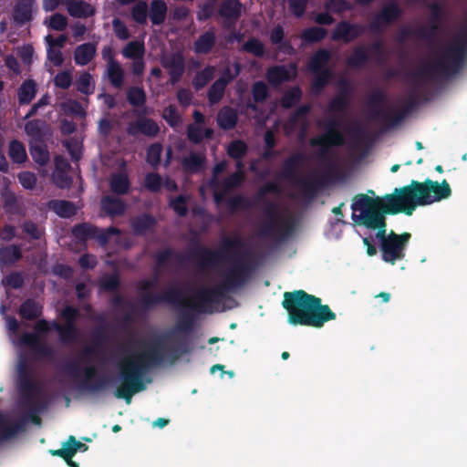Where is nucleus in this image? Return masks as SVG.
Returning a JSON list of instances; mask_svg holds the SVG:
<instances>
[{
  "mask_svg": "<svg viewBox=\"0 0 467 467\" xmlns=\"http://www.w3.org/2000/svg\"><path fill=\"white\" fill-rule=\"evenodd\" d=\"M451 190L446 180L440 184L427 179L424 182L412 180L409 185L395 188L390 194L372 198L367 194H358L351 208L358 214L353 213V220L368 229L375 230L383 224L386 214L405 213L412 215L418 206L430 205L434 202L447 199Z\"/></svg>",
  "mask_w": 467,
  "mask_h": 467,
  "instance_id": "nucleus-1",
  "label": "nucleus"
},
{
  "mask_svg": "<svg viewBox=\"0 0 467 467\" xmlns=\"http://www.w3.org/2000/svg\"><path fill=\"white\" fill-rule=\"evenodd\" d=\"M191 334L184 336L183 333L175 331V327L168 332L166 337L176 341V344L169 348L168 354L163 351L161 339L138 341V344L143 347V350L131 352L118 363L120 384L115 390V397L130 404L134 394L145 389L143 378L150 368L161 365L166 358L174 362L192 350Z\"/></svg>",
  "mask_w": 467,
  "mask_h": 467,
  "instance_id": "nucleus-2",
  "label": "nucleus"
},
{
  "mask_svg": "<svg viewBox=\"0 0 467 467\" xmlns=\"http://www.w3.org/2000/svg\"><path fill=\"white\" fill-rule=\"evenodd\" d=\"M254 267L247 257L235 260L223 274L219 285L214 287H203L194 293L192 304H188L178 322L175 331L184 334L193 333L197 314L208 312L213 304L219 303L230 292L243 287L251 278Z\"/></svg>",
  "mask_w": 467,
  "mask_h": 467,
  "instance_id": "nucleus-3",
  "label": "nucleus"
},
{
  "mask_svg": "<svg viewBox=\"0 0 467 467\" xmlns=\"http://www.w3.org/2000/svg\"><path fill=\"white\" fill-rule=\"evenodd\" d=\"M283 307L287 311L288 322L294 326L320 328L326 322L334 320L336 314L321 298L299 289L285 292Z\"/></svg>",
  "mask_w": 467,
  "mask_h": 467,
  "instance_id": "nucleus-4",
  "label": "nucleus"
},
{
  "mask_svg": "<svg viewBox=\"0 0 467 467\" xmlns=\"http://www.w3.org/2000/svg\"><path fill=\"white\" fill-rule=\"evenodd\" d=\"M60 317L64 320V324L57 321L49 322L47 319L38 320L34 327L35 332L23 335L21 338L22 343L33 349L41 341L40 336L47 334L52 330L57 332L59 340L64 344H71L77 341L79 331L76 321L79 317V310L73 306L67 305L62 308Z\"/></svg>",
  "mask_w": 467,
  "mask_h": 467,
  "instance_id": "nucleus-5",
  "label": "nucleus"
},
{
  "mask_svg": "<svg viewBox=\"0 0 467 467\" xmlns=\"http://www.w3.org/2000/svg\"><path fill=\"white\" fill-rule=\"evenodd\" d=\"M306 155L302 152H295L287 157L283 163L281 176L284 179L296 182L301 193L308 198H314L319 190L332 182L336 173V167L329 164L326 172L315 175L309 179L298 177V171L306 162Z\"/></svg>",
  "mask_w": 467,
  "mask_h": 467,
  "instance_id": "nucleus-6",
  "label": "nucleus"
},
{
  "mask_svg": "<svg viewBox=\"0 0 467 467\" xmlns=\"http://www.w3.org/2000/svg\"><path fill=\"white\" fill-rule=\"evenodd\" d=\"M155 285L156 280L153 279H142L139 282L138 288L140 292L139 305L141 309L148 311L162 303H166L179 308L181 317L182 312L187 309L188 304H192V300L183 298V292L178 287H170L161 294L149 292Z\"/></svg>",
  "mask_w": 467,
  "mask_h": 467,
  "instance_id": "nucleus-7",
  "label": "nucleus"
},
{
  "mask_svg": "<svg viewBox=\"0 0 467 467\" xmlns=\"http://www.w3.org/2000/svg\"><path fill=\"white\" fill-rule=\"evenodd\" d=\"M244 246V244L240 237H224L219 250L198 245L191 254L201 268L213 267L232 254H236Z\"/></svg>",
  "mask_w": 467,
  "mask_h": 467,
  "instance_id": "nucleus-8",
  "label": "nucleus"
},
{
  "mask_svg": "<svg viewBox=\"0 0 467 467\" xmlns=\"http://www.w3.org/2000/svg\"><path fill=\"white\" fill-rule=\"evenodd\" d=\"M264 213L267 221L260 230V234L265 237L275 238L283 242L286 240L295 231V222L289 217L280 223L278 221V210L275 202H267L264 208Z\"/></svg>",
  "mask_w": 467,
  "mask_h": 467,
  "instance_id": "nucleus-9",
  "label": "nucleus"
},
{
  "mask_svg": "<svg viewBox=\"0 0 467 467\" xmlns=\"http://www.w3.org/2000/svg\"><path fill=\"white\" fill-rule=\"evenodd\" d=\"M341 122L337 119H331L325 124V133L310 139L309 143L312 147H319L318 156L322 160H327L330 147L341 146L345 142V138L340 130Z\"/></svg>",
  "mask_w": 467,
  "mask_h": 467,
  "instance_id": "nucleus-10",
  "label": "nucleus"
},
{
  "mask_svg": "<svg viewBox=\"0 0 467 467\" xmlns=\"http://www.w3.org/2000/svg\"><path fill=\"white\" fill-rule=\"evenodd\" d=\"M411 238V234L404 232L401 234H396L391 230L389 234V240L382 244L379 248L382 260L386 263L394 265L405 257V252L408 244Z\"/></svg>",
  "mask_w": 467,
  "mask_h": 467,
  "instance_id": "nucleus-11",
  "label": "nucleus"
},
{
  "mask_svg": "<svg viewBox=\"0 0 467 467\" xmlns=\"http://www.w3.org/2000/svg\"><path fill=\"white\" fill-rule=\"evenodd\" d=\"M386 95L383 91L378 89L373 91L368 97V107L373 110L375 118L381 120L388 128H392L400 124L405 118L406 111L393 109H380L385 103Z\"/></svg>",
  "mask_w": 467,
  "mask_h": 467,
  "instance_id": "nucleus-12",
  "label": "nucleus"
},
{
  "mask_svg": "<svg viewBox=\"0 0 467 467\" xmlns=\"http://www.w3.org/2000/svg\"><path fill=\"white\" fill-rule=\"evenodd\" d=\"M401 15L402 10L400 5L396 2H390L374 15L368 28L373 34L380 35L388 26L396 22Z\"/></svg>",
  "mask_w": 467,
  "mask_h": 467,
  "instance_id": "nucleus-13",
  "label": "nucleus"
},
{
  "mask_svg": "<svg viewBox=\"0 0 467 467\" xmlns=\"http://www.w3.org/2000/svg\"><path fill=\"white\" fill-rule=\"evenodd\" d=\"M126 132L131 137L143 135L148 138H155L160 132V127L153 119L138 116L135 120L128 124Z\"/></svg>",
  "mask_w": 467,
  "mask_h": 467,
  "instance_id": "nucleus-14",
  "label": "nucleus"
},
{
  "mask_svg": "<svg viewBox=\"0 0 467 467\" xmlns=\"http://www.w3.org/2000/svg\"><path fill=\"white\" fill-rule=\"evenodd\" d=\"M338 92L330 99L327 110L331 114L345 113L350 105L352 89L348 80L339 82Z\"/></svg>",
  "mask_w": 467,
  "mask_h": 467,
  "instance_id": "nucleus-15",
  "label": "nucleus"
},
{
  "mask_svg": "<svg viewBox=\"0 0 467 467\" xmlns=\"http://www.w3.org/2000/svg\"><path fill=\"white\" fill-rule=\"evenodd\" d=\"M161 65L167 69L172 85L181 80L185 71V59L182 53L175 52L162 57Z\"/></svg>",
  "mask_w": 467,
  "mask_h": 467,
  "instance_id": "nucleus-16",
  "label": "nucleus"
},
{
  "mask_svg": "<svg viewBox=\"0 0 467 467\" xmlns=\"http://www.w3.org/2000/svg\"><path fill=\"white\" fill-rule=\"evenodd\" d=\"M243 4L240 0H223L218 14L223 18L227 27L234 26L242 16Z\"/></svg>",
  "mask_w": 467,
  "mask_h": 467,
  "instance_id": "nucleus-17",
  "label": "nucleus"
},
{
  "mask_svg": "<svg viewBox=\"0 0 467 467\" xmlns=\"http://www.w3.org/2000/svg\"><path fill=\"white\" fill-rule=\"evenodd\" d=\"M26 419L21 418L16 420H9L0 412V439L9 440L25 430Z\"/></svg>",
  "mask_w": 467,
  "mask_h": 467,
  "instance_id": "nucleus-18",
  "label": "nucleus"
},
{
  "mask_svg": "<svg viewBox=\"0 0 467 467\" xmlns=\"http://www.w3.org/2000/svg\"><path fill=\"white\" fill-rule=\"evenodd\" d=\"M291 67L294 70L293 75L284 65L270 67L266 71L268 82L273 86H278L283 82L291 80L296 74V66L293 64Z\"/></svg>",
  "mask_w": 467,
  "mask_h": 467,
  "instance_id": "nucleus-19",
  "label": "nucleus"
},
{
  "mask_svg": "<svg viewBox=\"0 0 467 467\" xmlns=\"http://www.w3.org/2000/svg\"><path fill=\"white\" fill-rule=\"evenodd\" d=\"M331 52L326 48L317 49L309 58L307 67L309 72H318L322 70H332L327 67L331 60Z\"/></svg>",
  "mask_w": 467,
  "mask_h": 467,
  "instance_id": "nucleus-20",
  "label": "nucleus"
},
{
  "mask_svg": "<svg viewBox=\"0 0 467 467\" xmlns=\"http://www.w3.org/2000/svg\"><path fill=\"white\" fill-rule=\"evenodd\" d=\"M33 0H18L13 10L14 21L18 25H25L32 20Z\"/></svg>",
  "mask_w": 467,
  "mask_h": 467,
  "instance_id": "nucleus-21",
  "label": "nucleus"
},
{
  "mask_svg": "<svg viewBox=\"0 0 467 467\" xmlns=\"http://www.w3.org/2000/svg\"><path fill=\"white\" fill-rule=\"evenodd\" d=\"M206 157L203 153L190 152L182 160V168L185 172L198 173L204 169Z\"/></svg>",
  "mask_w": 467,
  "mask_h": 467,
  "instance_id": "nucleus-22",
  "label": "nucleus"
},
{
  "mask_svg": "<svg viewBox=\"0 0 467 467\" xmlns=\"http://www.w3.org/2000/svg\"><path fill=\"white\" fill-rule=\"evenodd\" d=\"M68 14L77 18H87L94 15L92 5L83 0H67Z\"/></svg>",
  "mask_w": 467,
  "mask_h": 467,
  "instance_id": "nucleus-23",
  "label": "nucleus"
},
{
  "mask_svg": "<svg viewBox=\"0 0 467 467\" xmlns=\"http://www.w3.org/2000/svg\"><path fill=\"white\" fill-rule=\"evenodd\" d=\"M216 36L213 29L205 31L194 41L193 49L196 54H209L215 46Z\"/></svg>",
  "mask_w": 467,
  "mask_h": 467,
  "instance_id": "nucleus-24",
  "label": "nucleus"
},
{
  "mask_svg": "<svg viewBox=\"0 0 467 467\" xmlns=\"http://www.w3.org/2000/svg\"><path fill=\"white\" fill-rule=\"evenodd\" d=\"M96 234L98 227L86 222L77 223L71 228V234L78 243L95 240Z\"/></svg>",
  "mask_w": 467,
  "mask_h": 467,
  "instance_id": "nucleus-25",
  "label": "nucleus"
},
{
  "mask_svg": "<svg viewBox=\"0 0 467 467\" xmlns=\"http://www.w3.org/2000/svg\"><path fill=\"white\" fill-rule=\"evenodd\" d=\"M97 46L94 43H84L78 46L74 51V60L78 66L88 65L96 55Z\"/></svg>",
  "mask_w": 467,
  "mask_h": 467,
  "instance_id": "nucleus-26",
  "label": "nucleus"
},
{
  "mask_svg": "<svg viewBox=\"0 0 467 467\" xmlns=\"http://www.w3.org/2000/svg\"><path fill=\"white\" fill-rule=\"evenodd\" d=\"M168 6L164 0H152L149 7V17L153 26L162 25L167 18Z\"/></svg>",
  "mask_w": 467,
  "mask_h": 467,
  "instance_id": "nucleus-27",
  "label": "nucleus"
},
{
  "mask_svg": "<svg viewBox=\"0 0 467 467\" xmlns=\"http://www.w3.org/2000/svg\"><path fill=\"white\" fill-rule=\"evenodd\" d=\"M251 92L254 102H247L246 107L252 111H257L258 108L256 104L264 103L268 99L269 89L264 81L259 80L253 84Z\"/></svg>",
  "mask_w": 467,
  "mask_h": 467,
  "instance_id": "nucleus-28",
  "label": "nucleus"
},
{
  "mask_svg": "<svg viewBox=\"0 0 467 467\" xmlns=\"http://www.w3.org/2000/svg\"><path fill=\"white\" fill-rule=\"evenodd\" d=\"M157 222L150 213H143L131 219L130 225L136 235H144L154 228Z\"/></svg>",
  "mask_w": 467,
  "mask_h": 467,
  "instance_id": "nucleus-29",
  "label": "nucleus"
},
{
  "mask_svg": "<svg viewBox=\"0 0 467 467\" xmlns=\"http://www.w3.org/2000/svg\"><path fill=\"white\" fill-rule=\"evenodd\" d=\"M20 317L26 320H36L43 314V306L33 298L26 299L19 307Z\"/></svg>",
  "mask_w": 467,
  "mask_h": 467,
  "instance_id": "nucleus-30",
  "label": "nucleus"
},
{
  "mask_svg": "<svg viewBox=\"0 0 467 467\" xmlns=\"http://www.w3.org/2000/svg\"><path fill=\"white\" fill-rule=\"evenodd\" d=\"M101 208L110 217L120 216L126 211L125 202L113 196H104L101 199Z\"/></svg>",
  "mask_w": 467,
  "mask_h": 467,
  "instance_id": "nucleus-31",
  "label": "nucleus"
},
{
  "mask_svg": "<svg viewBox=\"0 0 467 467\" xmlns=\"http://www.w3.org/2000/svg\"><path fill=\"white\" fill-rule=\"evenodd\" d=\"M436 33L437 26L435 25L429 27H420L415 30L402 29L398 34V41L404 42L411 36L424 40H431L435 36Z\"/></svg>",
  "mask_w": 467,
  "mask_h": 467,
  "instance_id": "nucleus-32",
  "label": "nucleus"
},
{
  "mask_svg": "<svg viewBox=\"0 0 467 467\" xmlns=\"http://www.w3.org/2000/svg\"><path fill=\"white\" fill-rule=\"evenodd\" d=\"M238 121V115L234 109L231 107L222 108L217 115L218 126L224 130H229L234 129Z\"/></svg>",
  "mask_w": 467,
  "mask_h": 467,
  "instance_id": "nucleus-33",
  "label": "nucleus"
},
{
  "mask_svg": "<svg viewBox=\"0 0 467 467\" xmlns=\"http://www.w3.org/2000/svg\"><path fill=\"white\" fill-rule=\"evenodd\" d=\"M110 192L117 195H125L130 192V181L126 173L117 172L109 179Z\"/></svg>",
  "mask_w": 467,
  "mask_h": 467,
  "instance_id": "nucleus-34",
  "label": "nucleus"
},
{
  "mask_svg": "<svg viewBox=\"0 0 467 467\" xmlns=\"http://www.w3.org/2000/svg\"><path fill=\"white\" fill-rule=\"evenodd\" d=\"M48 207L61 218H70L77 213L74 202L66 200H51Z\"/></svg>",
  "mask_w": 467,
  "mask_h": 467,
  "instance_id": "nucleus-35",
  "label": "nucleus"
},
{
  "mask_svg": "<svg viewBox=\"0 0 467 467\" xmlns=\"http://www.w3.org/2000/svg\"><path fill=\"white\" fill-rule=\"evenodd\" d=\"M313 75L310 88L313 94L318 95L329 84L333 78L332 70H322L318 72H310Z\"/></svg>",
  "mask_w": 467,
  "mask_h": 467,
  "instance_id": "nucleus-36",
  "label": "nucleus"
},
{
  "mask_svg": "<svg viewBox=\"0 0 467 467\" xmlns=\"http://www.w3.org/2000/svg\"><path fill=\"white\" fill-rule=\"evenodd\" d=\"M36 83L33 79L25 80L17 89L19 105H28L35 99L36 94Z\"/></svg>",
  "mask_w": 467,
  "mask_h": 467,
  "instance_id": "nucleus-37",
  "label": "nucleus"
},
{
  "mask_svg": "<svg viewBox=\"0 0 467 467\" xmlns=\"http://www.w3.org/2000/svg\"><path fill=\"white\" fill-rule=\"evenodd\" d=\"M351 33L350 22L348 20H341L336 25L335 28L331 32L330 37L333 41H341L348 44L353 41Z\"/></svg>",
  "mask_w": 467,
  "mask_h": 467,
  "instance_id": "nucleus-38",
  "label": "nucleus"
},
{
  "mask_svg": "<svg viewBox=\"0 0 467 467\" xmlns=\"http://www.w3.org/2000/svg\"><path fill=\"white\" fill-rule=\"evenodd\" d=\"M369 60L368 53L365 47L358 46L352 50L351 55L347 58V65L350 68H360Z\"/></svg>",
  "mask_w": 467,
  "mask_h": 467,
  "instance_id": "nucleus-39",
  "label": "nucleus"
},
{
  "mask_svg": "<svg viewBox=\"0 0 467 467\" xmlns=\"http://www.w3.org/2000/svg\"><path fill=\"white\" fill-rule=\"evenodd\" d=\"M327 35V30L321 26H311L302 31L301 40L305 44H315L321 42Z\"/></svg>",
  "mask_w": 467,
  "mask_h": 467,
  "instance_id": "nucleus-40",
  "label": "nucleus"
},
{
  "mask_svg": "<svg viewBox=\"0 0 467 467\" xmlns=\"http://www.w3.org/2000/svg\"><path fill=\"white\" fill-rule=\"evenodd\" d=\"M21 248L16 244H10L0 248V263L13 265L22 258Z\"/></svg>",
  "mask_w": 467,
  "mask_h": 467,
  "instance_id": "nucleus-41",
  "label": "nucleus"
},
{
  "mask_svg": "<svg viewBox=\"0 0 467 467\" xmlns=\"http://www.w3.org/2000/svg\"><path fill=\"white\" fill-rule=\"evenodd\" d=\"M303 93L300 87H292L281 97L280 104L284 109H292L300 102Z\"/></svg>",
  "mask_w": 467,
  "mask_h": 467,
  "instance_id": "nucleus-42",
  "label": "nucleus"
},
{
  "mask_svg": "<svg viewBox=\"0 0 467 467\" xmlns=\"http://www.w3.org/2000/svg\"><path fill=\"white\" fill-rule=\"evenodd\" d=\"M156 265L159 268H164L169 261H181L182 256L172 248H164L153 254Z\"/></svg>",
  "mask_w": 467,
  "mask_h": 467,
  "instance_id": "nucleus-43",
  "label": "nucleus"
},
{
  "mask_svg": "<svg viewBox=\"0 0 467 467\" xmlns=\"http://www.w3.org/2000/svg\"><path fill=\"white\" fill-rule=\"evenodd\" d=\"M8 155L15 163H24L27 160V154L25 145L17 140H13L9 143Z\"/></svg>",
  "mask_w": 467,
  "mask_h": 467,
  "instance_id": "nucleus-44",
  "label": "nucleus"
},
{
  "mask_svg": "<svg viewBox=\"0 0 467 467\" xmlns=\"http://www.w3.org/2000/svg\"><path fill=\"white\" fill-rule=\"evenodd\" d=\"M215 68L213 66H207L197 72L192 79V86L196 91L203 88L214 77Z\"/></svg>",
  "mask_w": 467,
  "mask_h": 467,
  "instance_id": "nucleus-45",
  "label": "nucleus"
},
{
  "mask_svg": "<svg viewBox=\"0 0 467 467\" xmlns=\"http://www.w3.org/2000/svg\"><path fill=\"white\" fill-rule=\"evenodd\" d=\"M108 78L110 84L116 88H120L124 83V71L119 62H111L108 65Z\"/></svg>",
  "mask_w": 467,
  "mask_h": 467,
  "instance_id": "nucleus-46",
  "label": "nucleus"
},
{
  "mask_svg": "<svg viewBox=\"0 0 467 467\" xmlns=\"http://www.w3.org/2000/svg\"><path fill=\"white\" fill-rule=\"evenodd\" d=\"M130 16L134 22L138 25L144 26L147 24V18L149 16V6L147 2L139 1L137 2L130 10Z\"/></svg>",
  "mask_w": 467,
  "mask_h": 467,
  "instance_id": "nucleus-47",
  "label": "nucleus"
},
{
  "mask_svg": "<svg viewBox=\"0 0 467 467\" xmlns=\"http://www.w3.org/2000/svg\"><path fill=\"white\" fill-rule=\"evenodd\" d=\"M127 100L135 108L143 107L147 101V96L142 88L130 87L127 90Z\"/></svg>",
  "mask_w": 467,
  "mask_h": 467,
  "instance_id": "nucleus-48",
  "label": "nucleus"
},
{
  "mask_svg": "<svg viewBox=\"0 0 467 467\" xmlns=\"http://www.w3.org/2000/svg\"><path fill=\"white\" fill-rule=\"evenodd\" d=\"M226 152L234 160L243 159L248 152V146L242 140H234L228 144Z\"/></svg>",
  "mask_w": 467,
  "mask_h": 467,
  "instance_id": "nucleus-49",
  "label": "nucleus"
},
{
  "mask_svg": "<svg viewBox=\"0 0 467 467\" xmlns=\"http://www.w3.org/2000/svg\"><path fill=\"white\" fill-rule=\"evenodd\" d=\"M109 385V380L104 377H99L96 381L82 380L78 385V389L88 393H99L104 390Z\"/></svg>",
  "mask_w": 467,
  "mask_h": 467,
  "instance_id": "nucleus-50",
  "label": "nucleus"
},
{
  "mask_svg": "<svg viewBox=\"0 0 467 467\" xmlns=\"http://www.w3.org/2000/svg\"><path fill=\"white\" fill-rule=\"evenodd\" d=\"M225 82L222 79H216L209 88L207 98L212 105L219 103L224 96Z\"/></svg>",
  "mask_w": 467,
  "mask_h": 467,
  "instance_id": "nucleus-51",
  "label": "nucleus"
},
{
  "mask_svg": "<svg viewBox=\"0 0 467 467\" xmlns=\"http://www.w3.org/2000/svg\"><path fill=\"white\" fill-rule=\"evenodd\" d=\"M30 154L34 161L41 166L49 161V152L45 144L35 143L30 146Z\"/></svg>",
  "mask_w": 467,
  "mask_h": 467,
  "instance_id": "nucleus-52",
  "label": "nucleus"
},
{
  "mask_svg": "<svg viewBox=\"0 0 467 467\" xmlns=\"http://www.w3.org/2000/svg\"><path fill=\"white\" fill-rule=\"evenodd\" d=\"M245 179L244 171H234L230 174L228 177L224 178L220 185L222 189L225 192H229L230 191L238 188L244 182Z\"/></svg>",
  "mask_w": 467,
  "mask_h": 467,
  "instance_id": "nucleus-53",
  "label": "nucleus"
},
{
  "mask_svg": "<svg viewBox=\"0 0 467 467\" xmlns=\"http://www.w3.org/2000/svg\"><path fill=\"white\" fill-rule=\"evenodd\" d=\"M353 5L347 0H325L324 10L331 14L341 15L352 10Z\"/></svg>",
  "mask_w": 467,
  "mask_h": 467,
  "instance_id": "nucleus-54",
  "label": "nucleus"
},
{
  "mask_svg": "<svg viewBox=\"0 0 467 467\" xmlns=\"http://www.w3.org/2000/svg\"><path fill=\"white\" fill-rule=\"evenodd\" d=\"M106 335L103 329L96 331V342L93 345L88 346L83 348L81 352V358L85 361H90L97 354L99 342L105 340Z\"/></svg>",
  "mask_w": 467,
  "mask_h": 467,
  "instance_id": "nucleus-55",
  "label": "nucleus"
},
{
  "mask_svg": "<svg viewBox=\"0 0 467 467\" xmlns=\"http://www.w3.org/2000/svg\"><path fill=\"white\" fill-rule=\"evenodd\" d=\"M77 90L84 95L94 93L95 85L92 81V76L88 72H83L76 81Z\"/></svg>",
  "mask_w": 467,
  "mask_h": 467,
  "instance_id": "nucleus-56",
  "label": "nucleus"
},
{
  "mask_svg": "<svg viewBox=\"0 0 467 467\" xmlns=\"http://www.w3.org/2000/svg\"><path fill=\"white\" fill-rule=\"evenodd\" d=\"M144 45L139 41H130L122 50V54L125 57L136 60L137 58L143 57L144 55Z\"/></svg>",
  "mask_w": 467,
  "mask_h": 467,
  "instance_id": "nucleus-57",
  "label": "nucleus"
},
{
  "mask_svg": "<svg viewBox=\"0 0 467 467\" xmlns=\"http://www.w3.org/2000/svg\"><path fill=\"white\" fill-rule=\"evenodd\" d=\"M242 50L257 57H263L265 53L264 44L255 37H250L242 47Z\"/></svg>",
  "mask_w": 467,
  "mask_h": 467,
  "instance_id": "nucleus-58",
  "label": "nucleus"
},
{
  "mask_svg": "<svg viewBox=\"0 0 467 467\" xmlns=\"http://www.w3.org/2000/svg\"><path fill=\"white\" fill-rule=\"evenodd\" d=\"M44 121L37 119L28 120L25 125V131L32 139L40 140L44 136Z\"/></svg>",
  "mask_w": 467,
  "mask_h": 467,
  "instance_id": "nucleus-59",
  "label": "nucleus"
},
{
  "mask_svg": "<svg viewBox=\"0 0 467 467\" xmlns=\"http://www.w3.org/2000/svg\"><path fill=\"white\" fill-rule=\"evenodd\" d=\"M162 152V145L159 142L152 143L149 146L146 152V161L153 168H157L161 163V156Z\"/></svg>",
  "mask_w": 467,
  "mask_h": 467,
  "instance_id": "nucleus-60",
  "label": "nucleus"
},
{
  "mask_svg": "<svg viewBox=\"0 0 467 467\" xmlns=\"http://www.w3.org/2000/svg\"><path fill=\"white\" fill-rule=\"evenodd\" d=\"M226 203L229 210L233 213H235L239 210L246 211L252 208L251 202L241 194H237L232 198H229L226 201Z\"/></svg>",
  "mask_w": 467,
  "mask_h": 467,
  "instance_id": "nucleus-61",
  "label": "nucleus"
},
{
  "mask_svg": "<svg viewBox=\"0 0 467 467\" xmlns=\"http://www.w3.org/2000/svg\"><path fill=\"white\" fill-rule=\"evenodd\" d=\"M188 197L182 194L171 199L169 206L181 217H184L188 214L187 207Z\"/></svg>",
  "mask_w": 467,
  "mask_h": 467,
  "instance_id": "nucleus-62",
  "label": "nucleus"
},
{
  "mask_svg": "<svg viewBox=\"0 0 467 467\" xmlns=\"http://www.w3.org/2000/svg\"><path fill=\"white\" fill-rule=\"evenodd\" d=\"M23 232L32 240H39L45 234L44 229L40 228L37 223L31 220H26L22 225Z\"/></svg>",
  "mask_w": 467,
  "mask_h": 467,
  "instance_id": "nucleus-63",
  "label": "nucleus"
},
{
  "mask_svg": "<svg viewBox=\"0 0 467 467\" xmlns=\"http://www.w3.org/2000/svg\"><path fill=\"white\" fill-rule=\"evenodd\" d=\"M162 118L171 128L177 127L182 121L181 115L179 114L175 105H169L163 109Z\"/></svg>",
  "mask_w": 467,
  "mask_h": 467,
  "instance_id": "nucleus-64",
  "label": "nucleus"
}]
</instances>
